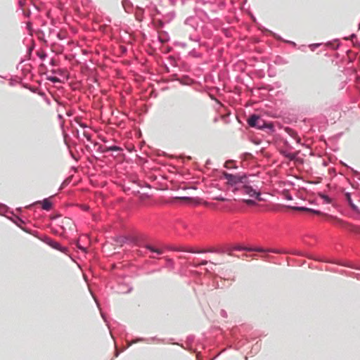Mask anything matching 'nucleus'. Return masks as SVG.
Masks as SVG:
<instances>
[{
  "label": "nucleus",
  "mask_w": 360,
  "mask_h": 360,
  "mask_svg": "<svg viewBox=\"0 0 360 360\" xmlns=\"http://www.w3.org/2000/svg\"><path fill=\"white\" fill-rule=\"evenodd\" d=\"M223 177L227 180V184L231 187H233V192L236 193L240 191L241 186L245 183V180L248 179V176L245 174H233L226 172H223Z\"/></svg>",
  "instance_id": "nucleus-1"
},
{
  "label": "nucleus",
  "mask_w": 360,
  "mask_h": 360,
  "mask_svg": "<svg viewBox=\"0 0 360 360\" xmlns=\"http://www.w3.org/2000/svg\"><path fill=\"white\" fill-rule=\"evenodd\" d=\"M238 192L240 193V194L248 195L250 197L254 198L255 199L259 201L263 200L261 198V192L253 188V187L249 184V182L248 181L247 179L245 180V183H243V184L241 185L240 191H238Z\"/></svg>",
  "instance_id": "nucleus-2"
},
{
  "label": "nucleus",
  "mask_w": 360,
  "mask_h": 360,
  "mask_svg": "<svg viewBox=\"0 0 360 360\" xmlns=\"http://www.w3.org/2000/svg\"><path fill=\"white\" fill-rule=\"evenodd\" d=\"M262 122V118L257 114L251 115L247 120L248 124L250 127L255 128L257 129H269L271 131L274 130V127L273 124H269V126L259 125V122Z\"/></svg>",
  "instance_id": "nucleus-3"
},
{
  "label": "nucleus",
  "mask_w": 360,
  "mask_h": 360,
  "mask_svg": "<svg viewBox=\"0 0 360 360\" xmlns=\"http://www.w3.org/2000/svg\"><path fill=\"white\" fill-rule=\"evenodd\" d=\"M39 239L51 247L53 249L57 250L63 253L68 254V248L67 247L62 246L59 243L52 240L49 236H44L41 238H39Z\"/></svg>",
  "instance_id": "nucleus-4"
},
{
  "label": "nucleus",
  "mask_w": 360,
  "mask_h": 360,
  "mask_svg": "<svg viewBox=\"0 0 360 360\" xmlns=\"http://www.w3.org/2000/svg\"><path fill=\"white\" fill-rule=\"evenodd\" d=\"M326 215L328 217V219L333 221V224L340 227L345 228L348 229L350 232L358 233L357 227L346 224L344 221L338 218L336 216L326 214Z\"/></svg>",
  "instance_id": "nucleus-5"
},
{
  "label": "nucleus",
  "mask_w": 360,
  "mask_h": 360,
  "mask_svg": "<svg viewBox=\"0 0 360 360\" xmlns=\"http://www.w3.org/2000/svg\"><path fill=\"white\" fill-rule=\"evenodd\" d=\"M326 215L328 217V219L333 221V224L340 227L345 228L348 229L350 232L358 233L357 227L346 224L344 221L338 218L336 216L326 214Z\"/></svg>",
  "instance_id": "nucleus-6"
},
{
  "label": "nucleus",
  "mask_w": 360,
  "mask_h": 360,
  "mask_svg": "<svg viewBox=\"0 0 360 360\" xmlns=\"http://www.w3.org/2000/svg\"><path fill=\"white\" fill-rule=\"evenodd\" d=\"M286 207L294 210H297V211H305V212L313 213V214H317V215L323 214V213L319 210H315V209L309 208V207H304V206L286 205Z\"/></svg>",
  "instance_id": "nucleus-7"
},
{
  "label": "nucleus",
  "mask_w": 360,
  "mask_h": 360,
  "mask_svg": "<svg viewBox=\"0 0 360 360\" xmlns=\"http://www.w3.org/2000/svg\"><path fill=\"white\" fill-rule=\"evenodd\" d=\"M169 249L171 250L176 251V252H190V253H198V254L204 253L206 252L204 250H195L193 248H185L183 247H171Z\"/></svg>",
  "instance_id": "nucleus-8"
},
{
  "label": "nucleus",
  "mask_w": 360,
  "mask_h": 360,
  "mask_svg": "<svg viewBox=\"0 0 360 360\" xmlns=\"http://www.w3.org/2000/svg\"><path fill=\"white\" fill-rule=\"evenodd\" d=\"M36 203H41V208L44 210H46V211L51 210L52 209V207H53V203L50 200L49 198H46L43 199L42 200H41V201H37L34 204H36Z\"/></svg>",
  "instance_id": "nucleus-9"
},
{
  "label": "nucleus",
  "mask_w": 360,
  "mask_h": 360,
  "mask_svg": "<svg viewBox=\"0 0 360 360\" xmlns=\"http://www.w3.org/2000/svg\"><path fill=\"white\" fill-rule=\"evenodd\" d=\"M39 95L44 98V100L46 102L47 104L50 105L51 103V98H53L58 104H60L59 101L54 98L53 95H52L51 93V91H48L49 95H47L45 91H37Z\"/></svg>",
  "instance_id": "nucleus-10"
},
{
  "label": "nucleus",
  "mask_w": 360,
  "mask_h": 360,
  "mask_svg": "<svg viewBox=\"0 0 360 360\" xmlns=\"http://www.w3.org/2000/svg\"><path fill=\"white\" fill-rule=\"evenodd\" d=\"M345 196H346L347 202L348 205H349V207H351V209L354 212L359 213L360 210H359V207L354 203V202L352 199L351 193L347 192V193H346Z\"/></svg>",
  "instance_id": "nucleus-11"
},
{
  "label": "nucleus",
  "mask_w": 360,
  "mask_h": 360,
  "mask_svg": "<svg viewBox=\"0 0 360 360\" xmlns=\"http://www.w3.org/2000/svg\"><path fill=\"white\" fill-rule=\"evenodd\" d=\"M280 153L285 158L289 159L290 161L297 160V153H292L285 150H281Z\"/></svg>",
  "instance_id": "nucleus-12"
},
{
  "label": "nucleus",
  "mask_w": 360,
  "mask_h": 360,
  "mask_svg": "<svg viewBox=\"0 0 360 360\" xmlns=\"http://www.w3.org/2000/svg\"><path fill=\"white\" fill-rule=\"evenodd\" d=\"M233 250H238V251L245 250V251L251 252L252 250L250 249V248H245L242 245H237L233 248H229L228 250H225V252H227L228 254L231 255V252Z\"/></svg>",
  "instance_id": "nucleus-13"
},
{
  "label": "nucleus",
  "mask_w": 360,
  "mask_h": 360,
  "mask_svg": "<svg viewBox=\"0 0 360 360\" xmlns=\"http://www.w3.org/2000/svg\"><path fill=\"white\" fill-rule=\"evenodd\" d=\"M143 247L149 250L150 252L156 253L158 255H160L163 253V251L162 250L156 248L150 244H145L144 245H143Z\"/></svg>",
  "instance_id": "nucleus-14"
},
{
  "label": "nucleus",
  "mask_w": 360,
  "mask_h": 360,
  "mask_svg": "<svg viewBox=\"0 0 360 360\" xmlns=\"http://www.w3.org/2000/svg\"><path fill=\"white\" fill-rule=\"evenodd\" d=\"M115 241L120 244H124V243H127L129 242H133L134 239L131 238L128 236H121L117 237V239L115 240Z\"/></svg>",
  "instance_id": "nucleus-15"
},
{
  "label": "nucleus",
  "mask_w": 360,
  "mask_h": 360,
  "mask_svg": "<svg viewBox=\"0 0 360 360\" xmlns=\"http://www.w3.org/2000/svg\"><path fill=\"white\" fill-rule=\"evenodd\" d=\"M318 195L323 200L324 202L326 204H330L332 203V198L330 197H329L328 195L323 193H318Z\"/></svg>",
  "instance_id": "nucleus-16"
},
{
  "label": "nucleus",
  "mask_w": 360,
  "mask_h": 360,
  "mask_svg": "<svg viewBox=\"0 0 360 360\" xmlns=\"http://www.w3.org/2000/svg\"><path fill=\"white\" fill-rule=\"evenodd\" d=\"M11 220L19 227H20V224L25 223L24 220L21 217L15 214H13Z\"/></svg>",
  "instance_id": "nucleus-17"
},
{
  "label": "nucleus",
  "mask_w": 360,
  "mask_h": 360,
  "mask_svg": "<svg viewBox=\"0 0 360 360\" xmlns=\"http://www.w3.org/2000/svg\"><path fill=\"white\" fill-rule=\"evenodd\" d=\"M156 337H153V338H151L150 339H146V338H136L135 340H132L129 344V346H131L134 343H136V342H142V341H146V342H148L149 340H156Z\"/></svg>",
  "instance_id": "nucleus-18"
},
{
  "label": "nucleus",
  "mask_w": 360,
  "mask_h": 360,
  "mask_svg": "<svg viewBox=\"0 0 360 360\" xmlns=\"http://www.w3.org/2000/svg\"><path fill=\"white\" fill-rule=\"evenodd\" d=\"M105 150H108V152H110V151L120 152V151L122 150V148L118 146L112 145V146H108L107 148L105 149Z\"/></svg>",
  "instance_id": "nucleus-19"
},
{
  "label": "nucleus",
  "mask_w": 360,
  "mask_h": 360,
  "mask_svg": "<svg viewBox=\"0 0 360 360\" xmlns=\"http://www.w3.org/2000/svg\"><path fill=\"white\" fill-rule=\"evenodd\" d=\"M210 96L212 100H214L216 105L214 107L217 110H219V109L223 106L222 103L218 99L214 98L212 95L210 94Z\"/></svg>",
  "instance_id": "nucleus-20"
},
{
  "label": "nucleus",
  "mask_w": 360,
  "mask_h": 360,
  "mask_svg": "<svg viewBox=\"0 0 360 360\" xmlns=\"http://www.w3.org/2000/svg\"><path fill=\"white\" fill-rule=\"evenodd\" d=\"M58 119L60 121V127L63 131V133L64 134V136H65V132H64V122L63 121V115L60 112L58 114Z\"/></svg>",
  "instance_id": "nucleus-21"
},
{
  "label": "nucleus",
  "mask_w": 360,
  "mask_h": 360,
  "mask_svg": "<svg viewBox=\"0 0 360 360\" xmlns=\"http://www.w3.org/2000/svg\"><path fill=\"white\" fill-rule=\"evenodd\" d=\"M248 205H255L256 202L253 199H246L243 200Z\"/></svg>",
  "instance_id": "nucleus-22"
},
{
  "label": "nucleus",
  "mask_w": 360,
  "mask_h": 360,
  "mask_svg": "<svg viewBox=\"0 0 360 360\" xmlns=\"http://www.w3.org/2000/svg\"><path fill=\"white\" fill-rule=\"evenodd\" d=\"M250 249H252V251H256V252H267L266 250L267 249H264L263 248H250Z\"/></svg>",
  "instance_id": "nucleus-23"
},
{
  "label": "nucleus",
  "mask_w": 360,
  "mask_h": 360,
  "mask_svg": "<svg viewBox=\"0 0 360 360\" xmlns=\"http://www.w3.org/2000/svg\"><path fill=\"white\" fill-rule=\"evenodd\" d=\"M207 263H208V261H207V260H202L200 262V263H199V264H193L192 266L193 267L196 268V267H198L200 266L206 265V264H207Z\"/></svg>",
  "instance_id": "nucleus-24"
},
{
  "label": "nucleus",
  "mask_w": 360,
  "mask_h": 360,
  "mask_svg": "<svg viewBox=\"0 0 360 360\" xmlns=\"http://www.w3.org/2000/svg\"><path fill=\"white\" fill-rule=\"evenodd\" d=\"M107 146H99L98 148V151L102 153H108V150H105V149L107 148Z\"/></svg>",
  "instance_id": "nucleus-25"
},
{
  "label": "nucleus",
  "mask_w": 360,
  "mask_h": 360,
  "mask_svg": "<svg viewBox=\"0 0 360 360\" xmlns=\"http://www.w3.org/2000/svg\"><path fill=\"white\" fill-rule=\"evenodd\" d=\"M266 252H271V253H276V254H279V253L283 252L282 250H278V249H267Z\"/></svg>",
  "instance_id": "nucleus-26"
},
{
  "label": "nucleus",
  "mask_w": 360,
  "mask_h": 360,
  "mask_svg": "<svg viewBox=\"0 0 360 360\" xmlns=\"http://www.w3.org/2000/svg\"><path fill=\"white\" fill-rule=\"evenodd\" d=\"M192 82V79L188 77L181 78V84H188Z\"/></svg>",
  "instance_id": "nucleus-27"
},
{
  "label": "nucleus",
  "mask_w": 360,
  "mask_h": 360,
  "mask_svg": "<svg viewBox=\"0 0 360 360\" xmlns=\"http://www.w3.org/2000/svg\"><path fill=\"white\" fill-rule=\"evenodd\" d=\"M68 184H69V181H68L67 179L64 180V181L62 182V184H61V185H60V188H59L58 191H60V190H62L63 188H64L65 186H67L68 185Z\"/></svg>",
  "instance_id": "nucleus-28"
},
{
  "label": "nucleus",
  "mask_w": 360,
  "mask_h": 360,
  "mask_svg": "<svg viewBox=\"0 0 360 360\" xmlns=\"http://www.w3.org/2000/svg\"><path fill=\"white\" fill-rule=\"evenodd\" d=\"M349 169L352 170V172H353V174H354V176L359 179L360 180V172L354 169L352 167H349Z\"/></svg>",
  "instance_id": "nucleus-29"
},
{
  "label": "nucleus",
  "mask_w": 360,
  "mask_h": 360,
  "mask_svg": "<svg viewBox=\"0 0 360 360\" xmlns=\"http://www.w3.org/2000/svg\"><path fill=\"white\" fill-rule=\"evenodd\" d=\"M8 207L6 205H2L0 207V214H4V212H8Z\"/></svg>",
  "instance_id": "nucleus-30"
},
{
  "label": "nucleus",
  "mask_w": 360,
  "mask_h": 360,
  "mask_svg": "<svg viewBox=\"0 0 360 360\" xmlns=\"http://www.w3.org/2000/svg\"><path fill=\"white\" fill-rule=\"evenodd\" d=\"M204 251H205V250H203ZM206 252H225V250H215V249H210V250H206Z\"/></svg>",
  "instance_id": "nucleus-31"
},
{
  "label": "nucleus",
  "mask_w": 360,
  "mask_h": 360,
  "mask_svg": "<svg viewBox=\"0 0 360 360\" xmlns=\"http://www.w3.org/2000/svg\"><path fill=\"white\" fill-rule=\"evenodd\" d=\"M283 196H284V198L287 200H292V196L288 193H285L283 194Z\"/></svg>",
  "instance_id": "nucleus-32"
},
{
  "label": "nucleus",
  "mask_w": 360,
  "mask_h": 360,
  "mask_svg": "<svg viewBox=\"0 0 360 360\" xmlns=\"http://www.w3.org/2000/svg\"><path fill=\"white\" fill-rule=\"evenodd\" d=\"M214 199L217 200H219V201H221V202H224V201H226L227 200L226 198H224L222 195L217 196V197L214 198Z\"/></svg>",
  "instance_id": "nucleus-33"
},
{
  "label": "nucleus",
  "mask_w": 360,
  "mask_h": 360,
  "mask_svg": "<svg viewBox=\"0 0 360 360\" xmlns=\"http://www.w3.org/2000/svg\"><path fill=\"white\" fill-rule=\"evenodd\" d=\"M83 135L87 139V141H91V136L90 134L86 131H84Z\"/></svg>",
  "instance_id": "nucleus-34"
},
{
  "label": "nucleus",
  "mask_w": 360,
  "mask_h": 360,
  "mask_svg": "<svg viewBox=\"0 0 360 360\" xmlns=\"http://www.w3.org/2000/svg\"><path fill=\"white\" fill-rule=\"evenodd\" d=\"M269 124H273L271 122H266L264 120L262 119V122H259V125H266L269 126Z\"/></svg>",
  "instance_id": "nucleus-35"
},
{
  "label": "nucleus",
  "mask_w": 360,
  "mask_h": 360,
  "mask_svg": "<svg viewBox=\"0 0 360 360\" xmlns=\"http://www.w3.org/2000/svg\"><path fill=\"white\" fill-rule=\"evenodd\" d=\"M220 315L224 317V318H226L227 317V313L226 311L224 310V309H221L220 311Z\"/></svg>",
  "instance_id": "nucleus-36"
},
{
  "label": "nucleus",
  "mask_w": 360,
  "mask_h": 360,
  "mask_svg": "<svg viewBox=\"0 0 360 360\" xmlns=\"http://www.w3.org/2000/svg\"><path fill=\"white\" fill-rule=\"evenodd\" d=\"M77 247L79 250H82L83 252H86V249L85 248H84L83 246H82V245H81L78 242H77Z\"/></svg>",
  "instance_id": "nucleus-37"
},
{
  "label": "nucleus",
  "mask_w": 360,
  "mask_h": 360,
  "mask_svg": "<svg viewBox=\"0 0 360 360\" xmlns=\"http://www.w3.org/2000/svg\"><path fill=\"white\" fill-rule=\"evenodd\" d=\"M167 262L168 265H169L172 268H173L174 262H173L172 259L168 258V259H167Z\"/></svg>",
  "instance_id": "nucleus-38"
},
{
  "label": "nucleus",
  "mask_w": 360,
  "mask_h": 360,
  "mask_svg": "<svg viewBox=\"0 0 360 360\" xmlns=\"http://www.w3.org/2000/svg\"><path fill=\"white\" fill-rule=\"evenodd\" d=\"M49 79L53 82H56L59 81V79L56 77H50Z\"/></svg>",
  "instance_id": "nucleus-39"
},
{
  "label": "nucleus",
  "mask_w": 360,
  "mask_h": 360,
  "mask_svg": "<svg viewBox=\"0 0 360 360\" xmlns=\"http://www.w3.org/2000/svg\"><path fill=\"white\" fill-rule=\"evenodd\" d=\"M232 162H232V161H231V160H230V161H226V162H225V164H224V167H225L226 168H228V169H229V168H230V167H229V164H230V163H232Z\"/></svg>",
  "instance_id": "nucleus-40"
},
{
  "label": "nucleus",
  "mask_w": 360,
  "mask_h": 360,
  "mask_svg": "<svg viewBox=\"0 0 360 360\" xmlns=\"http://www.w3.org/2000/svg\"><path fill=\"white\" fill-rule=\"evenodd\" d=\"M149 92H150V96H154V97L157 96L156 91H149Z\"/></svg>",
  "instance_id": "nucleus-41"
},
{
  "label": "nucleus",
  "mask_w": 360,
  "mask_h": 360,
  "mask_svg": "<svg viewBox=\"0 0 360 360\" xmlns=\"http://www.w3.org/2000/svg\"><path fill=\"white\" fill-rule=\"evenodd\" d=\"M187 339H188V341L192 342L193 340V339H194V337L193 336H188Z\"/></svg>",
  "instance_id": "nucleus-42"
},
{
  "label": "nucleus",
  "mask_w": 360,
  "mask_h": 360,
  "mask_svg": "<svg viewBox=\"0 0 360 360\" xmlns=\"http://www.w3.org/2000/svg\"><path fill=\"white\" fill-rule=\"evenodd\" d=\"M132 287H129L128 289L124 292H130L132 290Z\"/></svg>",
  "instance_id": "nucleus-43"
},
{
  "label": "nucleus",
  "mask_w": 360,
  "mask_h": 360,
  "mask_svg": "<svg viewBox=\"0 0 360 360\" xmlns=\"http://www.w3.org/2000/svg\"><path fill=\"white\" fill-rule=\"evenodd\" d=\"M66 115H67L68 117H70V116H72V112H71L70 111H67V112H66Z\"/></svg>",
  "instance_id": "nucleus-44"
},
{
  "label": "nucleus",
  "mask_w": 360,
  "mask_h": 360,
  "mask_svg": "<svg viewBox=\"0 0 360 360\" xmlns=\"http://www.w3.org/2000/svg\"><path fill=\"white\" fill-rule=\"evenodd\" d=\"M80 126L83 128H86V125L84 124H80Z\"/></svg>",
  "instance_id": "nucleus-45"
},
{
  "label": "nucleus",
  "mask_w": 360,
  "mask_h": 360,
  "mask_svg": "<svg viewBox=\"0 0 360 360\" xmlns=\"http://www.w3.org/2000/svg\"><path fill=\"white\" fill-rule=\"evenodd\" d=\"M101 316L104 319V321H106L105 315L103 313H101Z\"/></svg>",
  "instance_id": "nucleus-46"
},
{
  "label": "nucleus",
  "mask_w": 360,
  "mask_h": 360,
  "mask_svg": "<svg viewBox=\"0 0 360 360\" xmlns=\"http://www.w3.org/2000/svg\"><path fill=\"white\" fill-rule=\"evenodd\" d=\"M158 271V270L153 269V270H152L151 271H150L149 273H155V272H156V271Z\"/></svg>",
  "instance_id": "nucleus-47"
},
{
  "label": "nucleus",
  "mask_w": 360,
  "mask_h": 360,
  "mask_svg": "<svg viewBox=\"0 0 360 360\" xmlns=\"http://www.w3.org/2000/svg\"><path fill=\"white\" fill-rule=\"evenodd\" d=\"M95 301H96V302L97 306H98V307H99V304H98V301H97L96 299H95Z\"/></svg>",
  "instance_id": "nucleus-48"
},
{
  "label": "nucleus",
  "mask_w": 360,
  "mask_h": 360,
  "mask_svg": "<svg viewBox=\"0 0 360 360\" xmlns=\"http://www.w3.org/2000/svg\"><path fill=\"white\" fill-rule=\"evenodd\" d=\"M118 355H119V352H116V353H115V356H116V357H117V356H118Z\"/></svg>",
  "instance_id": "nucleus-49"
},
{
  "label": "nucleus",
  "mask_w": 360,
  "mask_h": 360,
  "mask_svg": "<svg viewBox=\"0 0 360 360\" xmlns=\"http://www.w3.org/2000/svg\"><path fill=\"white\" fill-rule=\"evenodd\" d=\"M71 156L72 158H75V155L72 153H71Z\"/></svg>",
  "instance_id": "nucleus-50"
},
{
  "label": "nucleus",
  "mask_w": 360,
  "mask_h": 360,
  "mask_svg": "<svg viewBox=\"0 0 360 360\" xmlns=\"http://www.w3.org/2000/svg\"><path fill=\"white\" fill-rule=\"evenodd\" d=\"M141 94H143V93H146L147 91H141Z\"/></svg>",
  "instance_id": "nucleus-51"
},
{
  "label": "nucleus",
  "mask_w": 360,
  "mask_h": 360,
  "mask_svg": "<svg viewBox=\"0 0 360 360\" xmlns=\"http://www.w3.org/2000/svg\"><path fill=\"white\" fill-rule=\"evenodd\" d=\"M217 120H218V119H217V117H216L214 121L217 122Z\"/></svg>",
  "instance_id": "nucleus-52"
},
{
  "label": "nucleus",
  "mask_w": 360,
  "mask_h": 360,
  "mask_svg": "<svg viewBox=\"0 0 360 360\" xmlns=\"http://www.w3.org/2000/svg\"><path fill=\"white\" fill-rule=\"evenodd\" d=\"M57 111H58V112H61L60 109H59V108H58V109H57Z\"/></svg>",
  "instance_id": "nucleus-53"
},
{
  "label": "nucleus",
  "mask_w": 360,
  "mask_h": 360,
  "mask_svg": "<svg viewBox=\"0 0 360 360\" xmlns=\"http://www.w3.org/2000/svg\"><path fill=\"white\" fill-rule=\"evenodd\" d=\"M22 210L21 207L18 208V210L20 211Z\"/></svg>",
  "instance_id": "nucleus-54"
},
{
  "label": "nucleus",
  "mask_w": 360,
  "mask_h": 360,
  "mask_svg": "<svg viewBox=\"0 0 360 360\" xmlns=\"http://www.w3.org/2000/svg\"><path fill=\"white\" fill-rule=\"evenodd\" d=\"M245 360H248V358H247V357H245Z\"/></svg>",
  "instance_id": "nucleus-55"
},
{
  "label": "nucleus",
  "mask_w": 360,
  "mask_h": 360,
  "mask_svg": "<svg viewBox=\"0 0 360 360\" xmlns=\"http://www.w3.org/2000/svg\"><path fill=\"white\" fill-rule=\"evenodd\" d=\"M359 269H360V268H359Z\"/></svg>",
  "instance_id": "nucleus-56"
}]
</instances>
